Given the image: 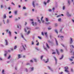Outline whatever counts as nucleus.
I'll list each match as a JSON object with an SVG mask.
<instances>
[{
	"label": "nucleus",
	"instance_id": "1",
	"mask_svg": "<svg viewBox=\"0 0 74 74\" xmlns=\"http://www.w3.org/2000/svg\"><path fill=\"white\" fill-rule=\"evenodd\" d=\"M22 47H23V49L24 50V52H25L26 51V45H25L24 46L23 45H22Z\"/></svg>",
	"mask_w": 74,
	"mask_h": 74
},
{
	"label": "nucleus",
	"instance_id": "2",
	"mask_svg": "<svg viewBox=\"0 0 74 74\" xmlns=\"http://www.w3.org/2000/svg\"><path fill=\"white\" fill-rule=\"evenodd\" d=\"M31 23L32 24L33 26H37V23L36 22L34 23V22L33 21Z\"/></svg>",
	"mask_w": 74,
	"mask_h": 74
},
{
	"label": "nucleus",
	"instance_id": "3",
	"mask_svg": "<svg viewBox=\"0 0 74 74\" xmlns=\"http://www.w3.org/2000/svg\"><path fill=\"white\" fill-rule=\"evenodd\" d=\"M64 69H65V72H66V73H69V71L67 70V69H68V67L66 66L64 67Z\"/></svg>",
	"mask_w": 74,
	"mask_h": 74
},
{
	"label": "nucleus",
	"instance_id": "4",
	"mask_svg": "<svg viewBox=\"0 0 74 74\" xmlns=\"http://www.w3.org/2000/svg\"><path fill=\"white\" fill-rule=\"evenodd\" d=\"M29 70L30 71H34V67H30L29 68Z\"/></svg>",
	"mask_w": 74,
	"mask_h": 74
},
{
	"label": "nucleus",
	"instance_id": "5",
	"mask_svg": "<svg viewBox=\"0 0 74 74\" xmlns=\"http://www.w3.org/2000/svg\"><path fill=\"white\" fill-rule=\"evenodd\" d=\"M48 67L49 69L50 70L51 72H53V69H52L51 68L50 66H48Z\"/></svg>",
	"mask_w": 74,
	"mask_h": 74
},
{
	"label": "nucleus",
	"instance_id": "6",
	"mask_svg": "<svg viewBox=\"0 0 74 74\" xmlns=\"http://www.w3.org/2000/svg\"><path fill=\"white\" fill-rule=\"evenodd\" d=\"M21 35V37H22V38H23L24 40H25V41H27V40H26L25 39V38L24 37V36H23L22 35V33H21L20 34Z\"/></svg>",
	"mask_w": 74,
	"mask_h": 74
},
{
	"label": "nucleus",
	"instance_id": "7",
	"mask_svg": "<svg viewBox=\"0 0 74 74\" xmlns=\"http://www.w3.org/2000/svg\"><path fill=\"white\" fill-rule=\"evenodd\" d=\"M72 42H73V38H71L70 44H71Z\"/></svg>",
	"mask_w": 74,
	"mask_h": 74
},
{
	"label": "nucleus",
	"instance_id": "8",
	"mask_svg": "<svg viewBox=\"0 0 74 74\" xmlns=\"http://www.w3.org/2000/svg\"><path fill=\"white\" fill-rule=\"evenodd\" d=\"M55 40L56 41V45H58V41L57 40L56 38H55Z\"/></svg>",
	"mask_w": 74,
	"mask_h": 74
},
{
	"label": "nucleus",
	"instance_id": "9",
	"mask_svg": "<svg viewBox=\"0 0 74 74\" xmlns=\"http://www.w3.org/2000/svg\"><path fill=\"white\" fill-rule=\"evenodd\" d=\"M55 60V64H57V59H56V58L55 57H53Z\"/></svg>",
	"mask_w": 74,
	"mask_h": 74
},
{
	"label": "nucleus",
	"instance_id": "10",
	"mask_svg": "<svg viewBox=\"0 0 74 74\" xmlns=\"http://www.w3.org/2000/svg\"><path fill=\"white\" fill-rule=\"evenodd\" d=\"M17 27L18 29H21V25H17Z\"/></svg>",
	"mask_w": 74,
	"mask_h": 74
},
{
	"label": "nucleus",
	"instance_id": "11",
	"mask_svg": "<svg viewBox=\"0 0 74 74\" xmlns=\"http://www.w3.org/2000/svg\"><path fill=\"white\" fill-rule=\"evenodd\" d=\"M9 35L10 37H11V32L10 31H9L8 32Z\"/></svg>",
	"mask_w": 74,
	"mask_h": 74
},
{
	"label": "nucleus",
	"instance_id": "12",
	"mask_svg": "<svg viewBox=\"0 0 74 74\" xmlns=\"http://www.w3.org/2000/svg\"><path fill=\"white\" fill-rule=\"evenodd\" d=\"M67 15L69 17H70V16H71V15L69 14V12H67Z\"/></svg>",
	"mask_w": 74,
	"mask_h": 74
},
{
	"label": "nucleus",
	"instance_id": "13",
	"mask_svg": "<svg viewBox=\"0 0 74 74\" xmlns=\"http://www.w3.org/2000/svg\"><path fill=\"white\" fill-rule=\"evenodd\" d=\"M5 42H6V43L5 44V45H8V42H7V40H5Z\"/></svg>",
	"mask_w": 74,
	"mask_h": 74
},
{
	"label": "nucleus",
	"instance_id": "14",
	"mask_svg": "<svg viewBox=\"0 0 74 74\" xmlns=\"http://www.w3.org/2000/svg\"><path fill=\"white\" fill-rule=\"evenodd\" d=\"M64 57V56H63V55H62L61 58H59L60 60H62V59H63V58Z\"/></svg>",
	"mask_w": 74,
	"mask_h": 74
},
{
	"label": "nucleus",
	"instance_id": "15",
	"mask_svg": "<svg viewBox=\"0 0 74 74\" xmlns=\"http://www.w3.org/2000/svg\"><path fill=\"white\" fill-rule=\"evenodd\" d=\"M48 62H49V59L47 58V61H45V62L46 63H48Z\"/></svg>",
	"mask_w": 74,
	"mask_h": 74
},
{
	"label": "nucleus",
	"instance_id": "16",
	"mask_svg": "<svg viewBox=\"0 0 74 74\" xmlns=\"http://www.w3.org/2000/svg\"><path fill=\"white\" fill-rule=\"evenodd\" d=\"M3 18L4 19H5L6 18H7V16H6V14H4L3 15Z\"/></svg>",
	"mask_w": 74,
	"mask_h": 74
},
{
	"label": "nucleus",
	"instance_id": "17",
	"mask_svg": "<svg viewBox=\"0 0 74 74\" xmlns=\"http://www.w3.org/2000/svg\"><path fill=\"white\" fill-rule=\"evenodd\" d=\"M46 46L47 48L49 49V45H48V43H46Z\"/></svg>",
	"mask_w": 74,
	"mask_h": 74
},
{
	"label": "nucleus",
	"instance_id": "18",
	"mask_svg": "<svg viewBox=\"0 0 74 74\" xmlns=\"http://www.w3.org/2000/svg\"><path fill=\"white\" fill-rule=\"evenodd\" d=\"M54 31H55V32L57 34H58V30H57V29L54 30Z\"/></svg>",
	"mask_w": 74,
	"mask_h": 74
},
{
	"label": "nucleus",
	"instance_id": "19",
	"mask_svg": "<svg viewBox=\"0 0 74 74\" xmlns=\"http://www.w3.org/2000/svg\"><path fill=\"white\" fill-rule=\"evenodd\" d=\"M48 42H49V43H50V44H51V45L52 44H53V43H52V42H51L49 40H48Z\"/></svg>",
	"mask_w": 74,
	"mask_h": 74
},
{
	"label": "nucleus",
	"instance_id": "20",
	"mask_svg": "<svg viewBox=\"0 0 74 74\" xmlns=\"http://www.w3.org/2000/svg\"><path fill=\"white\" fill-rule=\"evenodd\" d=\"M18 56L19 59V58H21V54H18Z\"/></svg>",
	"mask_w": 74,
	"mask_h": 74
},
{
	"label": "nucleus",
	"instance_id": "21",
	"mask_svg": "<svg viewBox=\"0 0 74 74\" xmlns=\"http://www.w3.org/2000/svg\"><path fill=\"white\" fill-rule=\"evenodd\" d=\"M50 23H51L50 22H48V23L46 22L45 23V25H49V24H50Z\"/></svg>",
	"mask_w": 74,
	"mask_h": 74
},
{
	"label": "nucleus",
	"instance_id": "22",
	"mask_svg": "<svg viewBox=\"0 0 74 74\" xmlns=\"http://www.w3.org/2000/svg\"><path fill=\"white\" fill-rule=\"evenodd\" d=\"M56 51H57V54L58 55H59V51H58V50L57 49L56 50Z\"/></svg>",
	"mask_w": 74,
	"mask_h": 74
},
{
	"label": "nucleus",
	"instance_id": "23",
	"mask_svg": "<svg viewBox=\"0 0 74 74\" xmlns=\"http://www.w3.org/2000/svg\"><path fill=\"white\" fill-rule=\"evenodd\" d=\"M68 3L69 4V5H70V0H68Z\"/></svg>",
	"mask_w": 74,
	"mask_h": 74
},
{
	"label": "nucleus",
	"instance_id": "24",
	"mask_svg": "<svg viewBox=\"0 0 74 74\" xmlns=\"http://www.w3.org/2000/svg\"><path fill=\"white\" fill-rule=\"evenodd\" d=\"M32 5L34 7H35V5L34 4V2L33 1V2Z\"/></svg>",
	"mask_w": 74,
	"mask_h": 74
},
{
	"label": "nucleus",
	"instance_id": "25",
	"mask_svg": "<svg viewBox=\"0 0 74 74\" xmlns=\"http://www.w3.org/2000/svg\"><path fill=\"white\" fill-rule=\"evenodd\" d=\"M6 22L7 23H9L10 22V20L8 19L7 20V21Z\"/></svg>",
	"mask_w": 74,
	"mask_h": 74
},
{
	"label": "nucleus",
	"instance_id": "26",
	"mask_svg": "<svg viewBox=\"0 0 74 74\" xmlns=\"http://www.w3.org/2000/svg\"><path fill=\"white\" fill-rule=\"evenodd\" d=\"M43 48L44 49H45L46 51H48V50H47V47H45L43 46Z\"/></svg>",
	"mask_w": 74,
	"mask_h": 74
},
{
	"label": "nucleus",
	"instance_id": "27",
	"mask_svg": "<svg viewBox=\"0 0 74 74\" xmlns=\"http://www.w3.org/2000/svg\"><path fill=\"white\" fill-rule=\"evenodd\" d=\"M0 47H4V46L3 44H0Z\"/></svg>",
	"mask_w": 74,
	"mask_h": 74
},
{
	"label": "nucleus",
	"instance_id": "28",
	"mask_svg": "<svg viewBox=\"0 0 74 74\" xmlns=\"http://www.w3.org/2000/svg\"><path fill=\"white\" fill-rule=\"evenodd\" d=\"M43 57H44V56L43 55H42L41 56L40 59L41 60H42V58H43Z\"/></svg>",
	"mask_w": 74,
	"mask_h": 74
},
{
	"label": "nucleus",
	"instance_id": "29",
	"mask_svg": "<svg viewBox=\"0 0 74 74\" xmlns=\"http://www.w3.org/2000/svg\"><path fill=\"white\" fill-rule=\"evenodd\" d=\"M34 60L35 62H37V60L36 58H34Z\"/></svg>",
	"mask_w": 74,
	"mask_h": 74
},
{
	"label": "nucleus",
	"instance_id": "30",
	"mask_svg": "<svg viewBox=\"0 0 74 74\" xmlns=\"http://www.w3.org/2000/svg\"><path fill=\"white\" fill-rule=\"evenodd\" d=\"M26 28L27 30H30V29H31V28H30V27H27Z\"/></svg>",
	"mask_w": 74,
	"mask_h": 74
},
{
	"label": "nucleus",
	"instance_id": "31",
	"mask_svg": "<svg viewBox=\"0 0 74 74\" xmlns=\"http://www.w3.org/2000/svg\"><path fill=\"white\" fill-rule=\"evenodd\" d=\"M17 12H18V11H16L14 12V14L15 15H16L17 14Z\"/></svg>",
	"mask_w": 74,
	"mask_h": 74
},
{
	"label": "nucleus",
	"instance_id": "32",
	"mask_svg": "<svg viewBox=\"0 0 74 74\" xmlns=\"http://www.w3.org/2000/svg\"><path fill=\"white\" fill-rule=\"evenodd\" d=\"M70 47H72V48H74V46L73 45H70Z\"/></svg>",
	"mask_w": 74,
	"mask_h": 74
},
{
	"label": "nucleus",
	"instance_id": "33",
	"mask_svg": "<svg viewBox=\"0 0 74 74\" xmlns=\"http://www.w3.org/2000/svg\"><path fill=\"white\" fill-rule=\"evenodd\" d=\"M30 33V31H29L27 33V34H29Z\"/></svg>",
	"mask_w": 74,
	"mask_h": 74
},
{
	"label": "nucleus",
	"instance_id": "34",
	"mask_svg": "<svg viewBox=\"0 0 74 74\" xmlns=\"http://www.w3.org/2000/svg\"><path fill=\"white\" fill-rule=\"evenodd\" d=\"M35 49H36L37 51H39V50H40V49H38V48L37 47H35Z\"/></svg>",
	"mask_w": 74,
	"mask_h": 74
},
{
	"label": "nucleus",
	"instance_id": "35",
	"mask_svg": "<svg viewBox=\"0 0 74 74\" xmlns=\"http://www.w3.org/2000/svg\"><path fill=\"white\" fill-rule=\"evenodd\" d=\"M45 20L46 22H48V18H46Z\"/></svg>",
	"mask_w": 74,
	"mask_h": 74
},
{
	"label": "nucleus",
	"instance_id": "36",
	"mask_svg": "<svg viewBox=\"0 0 74 74\" xmlns=\"http://www.w3.org/2000/svg\"><path fill=\"white\" fill-rule=\"evenodd\" d=\"M23 10H26V8L25 6H23Z\"/></svg>",
	"mask_w": 74,
	"mask_h": 74
},
{
	"label": "nucleus",
	"instance_id": "37",
	"mask_svg": "<svg viewBox=\"0 0 74 74\" xmlns=\"http://www.w3.org/2000/svg\"><path fill=\"white\" fill-rule=\"evenodd\" d=\"M62 9L63 10H64L65 9V6H63L62 8Z\"/></svg>",
	"mask_w": 74,
	"mask_h": 74
},
{
	"label": "nucleus",
	"instance_id": "38",
	"mask_svg": "<svg viewBox=\"0 0 74 74\" xmlns=\"http://www.w3.org/2000/svg\"><path fill=\"white\" fill-rule=\"evenodd\" d=\"M10 58H11V56L10 55H9V56L8 58V59H10Z\"/></svg>",
	"mask_w": 74,
	"mask_h": 74
},
{
	"label": "nucleus",
	"instance_id": "39",
	"mask_svg": "<svg viewBox=\"0 0 74 74\" xmlns=\"http://www.w3.org/2000/svg\"><path fill=\"white\" fill-rule=\"evenodd\" d=\"M17 48V46H15L14 48V49H16Z\"/></svg>",
	"mask_w": 74,
	"mask_h": 74
},
{
	"label": "nucleus",
	"instance_id": "40",
	"mask_svg": "<svg viewBox=\"0 0 74 74\" xmlns=\"http://www.w3.org/2000/svg\"><path fill=\"white\" fill-rule=\"evenodd\" d=\"M25 71H26V72L27 73L28 71V70L27 69V68L25 69Z\"/></svg>",
	"mask_w": 74,
	"mask_h": 74
},
{
	"label": "nucleus",
	"instance_id": "41",
	"mask_svg": "<svg viewBox=\"0 0 74 74\" xmlns=\"http://www.w3.org/2000/svg\"><path fill=\"white\" fill-rule=\"evenodd\" d=\"M50 2V0H47V3H49Z\"/></svg>",
	"mask_w": 74,
	"mask_h": 74
},
{
	"label": "nucleus",
	"instance_id": "42",
	"mask_svg": "<svg viewBox=\"0 0 74 74\" xmlns=\"http://www.w3.org/2000/svg\"><path fill=\"white\" fill-rule=\"evenodd\" d=\"M61 20H62V19L61 18H60L58 19V21H59V22H60V21H61Z\"/></svg>",
	"mask_w": 74,
	"mask_h": 74
},
{
	"label": "nucleus",
	"instance_id": "43",
	"mask_svg": "<svg viewBox=\"0 0 74 74\" xmlns=\"http://www.w3.org/2000/svg\"><path fill=\"white\" fill-rule=\"evenodd\" d=\"M2 74L4 73V69H3L2 70Z\"/></svg>",
	"mask_w": 74,
	"mask_h": 74
},
{
	"label": "nucleus",
	"instance_id": "44",
	"mask_svg": "<svg viewBox=\"0 0 74 74\" xmlns=\"http://www.w3.org/2000/svg\"><path fill=\"white\" fill-rule=\"evenodd\" d=\"M61 45H62V47H65V46H64V45L63 44H61Z\"/></svg>",
	"mask_w": 74,
	"mask_h": 74
},
{
	"label": "nucleus",
	"instance_id": "45",
	"mask_svg": "<svg viewBox=\"0 0 74 74\" xmlns=\"http://www.w3.org/2000/svg\"><path fill=\"white\" fill-rule=\"evenodd\" d=\"M60 32L62 33V28H61V29L60 30Z\"/></svg>",
	"mask_w": 74,
	"mask_h": 74
},
{
	"label": "nucleus",
	"instance_id": "46",
	"mask_svg": "<svg viewBox=\"0 0 74 74\" xmlns=\"http://www.w3.org/2000/svg\"><path fill=\"white\" fill-rule=\"evenodd\" d=\"M73 49L71 50V53H73Z\"/></svg>",
	"mask_w": 74,
	"mask_h": 74
},
{
	"label": "nucleus",
	"instance_id": "47",
	"mask_svg": "<svg viewBox=\"0 0 74 74\" xmlns=\"http://www.w3.org/2000/svg\"><path fill=\"white\" fill-rule=\"evenodd\" d=\"M12 15L11 16H9V18H12Z\"/></svg>",
	"mask_w": 74,
	"mask_h": 74
},
{
	"label": "nucleus",
	"instance_id": "48",
	"mask_svg": "<svg viewBox=\"0 0 74 74\" xmlns=\"http://www.w3.org/2000/svg\"><path fill=\"white\" fill-rule=\"evenodd\" d=\"M7 54L6 53H5L4 54V56L5 57H6V56H7Z\"/></svg>",
	"mask_w": 74,
	"mask_h": 74
},
{
	"label": "nucleus",
	"instance_id": "49",
	"mask_svg": "<svg viewBox=\"0 0 74 74\" xmlns=\"http://www.w3.org/2000/svg\"><path fill=\"white\" fill-rule=\"evenodd\" d=\"M15 21H18V19L16 18L15 19Z\"/></svg>",
	"mask_w": 74,
	"mask_h": 74
},
{
	"label": "nucleus",
	"instance_id": "50",
	"mask_svg": "<svg viewBox=\"0 0 74 74\" xmlns=\"http://www.w3.org/2000/svg\"><path fill=\"white\" fill-rule=\"evenodd\" d=\"M30 62L31 63H33V60H30Z\"/></svg>",
	"mask_w": 74,
	"mask_h": 74
},
{
	"label": "nucleus",
	"instance_id": "51",
	"mask_svg": "<svg viewBox=\"0 0 74 74\" xmlns=\"http://www.w3.org/2000/svg\"><path fill=\"white\" fill-rule=\"evenodd\" d=\"M48 11H49V12H51V11H52V10L51 9H49L48 10Z\"/></svg>",
	"mask_w": 74,
	"mask_h": 74
},
{
	"label": "nucleus",
	"instance_id": "52",
	"mask_svg": "<svg viewBox=\"0 0 74 74\" xmlns=\"http://www.w3.org/2000/svg\"><path fill=\"white\" fill-rule=\"evenodd\" d=\"M42 36H44V34L43 32H42Z\"/></svg>",
	"mask_w": 74,
	"mask_h": 74
},
{
	"label": "nucleus",
	"instance_id": "53",
	"mask_svg": "<svg viewBox=\"0 0 74 74\" xmlns=\"http://www.w3.org/2000/svg\"><path fill=\"white\" fill-rule=\"evenodd\" d=\"M36 45L38 46V45H39V42H38L36 44Z\"/></svg>",
	"mask_w": 74,
	"mask_h": 74
},
{
	"label": "nucleus",
	"instance_id": "54",
	"mask_svg": "<svg viewBox=\"0 0 74 74\" xmlns=\"http://www.w3.org/2000/svg\"><path fill=\"white\" fill-rule=\"evenodd\" d=\"M38 22H39L40 23H41V21H40V20L39 19L38 20Z\"/></svg>",
	"mask_w": 74,
	"mask_h": 74
},
{
	"label": "nucleus",
	"instance_id": "55",
	"mask_svg": "<svg viewBox=\"0 0 74 74\" xmlns=\"http://www.w3.org/2000/svg\"><path fill=\"white\" fill-rule=\"evenodd\" d=\"M45 36H46V35H48L47 34V32H45Z\"/></svg>",
	"mask_w": 74,
	"mask_h": 74
},
{
	"label": "nucleus",
	"instance_id": "56",
	"mask_svg": "<svg viewBox=\"0 0 74 74\" xmlns=\"http://www.w3.org/2000/svg\"><path fill=\"white\" fill-rule=\"evenodd\" d=\"M24 31H25V32H27V30H26V28H24Z\"/></svg>",
	"mask_w": 74,
	"mask_h": 74
},
{
	"label": "nucleus",
	"instance_id": "57",
	"mask_svg": "<svg viewBox=\"0 0 74 74\" xmlns=\"http://www.w3.org/2000/svg\"><path fill=\"white\" fill-rule=\"evenodd\" d=\"M38 38H39V39H41V37H40L39 36H38Z\"/></svg>",
	"mask_w": 74,
	"mask_h": 74
},
{
	"label": "nucleus",
	"instance_id": "58",
	"mask_svg": "<svg viewBox=\"0 0 74 74\" xmlns=\"http://www.w3.org/2000/svg\"><path fill=\"white\" fill-rule=\"evenodd\" d=\"M5 53H8L7 51H5Z\"/></svg>",
	"mask_w": 74,
	"mask_h": 74
},
{
	"label": "nucleus",
	"instance_id": "59",
	"mask_svg": "<svg viewBox=\"0 0 74 74\" xmlns=\"http://www.w3.org/2000/svg\"><path fill=\"white\" fill-rule=\"evenodd\" d=\"M44 4L45 5H47V3L45 2H44Z\"/></svg>",
	"mask_w": 74,
	"mask_h": 74
},
{
	"label": "nucleus",
	"instance_id": "60",
	"mask_svg": "<svg viewBox=\"0 0 74 74\" xmlns=\"http://www.w3.org/2000/svg\"><path fill=\"white\" fill-rule=\"evenodd\" d=\"M51 28H50V27H48V30H51Z\"/></svg>",
	"mask_w": 74,
	"mask_h": 74
},
{
	"label": "nucleus",
	"instance_id": "61",
	"mask_svg": "<svg viewBox=\"0 0 74 74\" xmlns=\"http://www.w3.org/2000/svg\"><path fill=\"white\" fill-rule=\"evenodd\" d=\"M32 42V45H34V42L33 41Z\"/></svg>",
	"mask_w": 74,
	"mask_h": 74
},
{
	"label": "nucleus",
	"instance_id": "62",
	"mask_svg": "<svg viewBox=\"0 0 74 74\" xmlns=\"http://www.w3.org/2000/svg\"><path fill=\"white\" fill-rule=\"evenodd\" d=\"M6 32L7 33H8V29H6Z\"/></svg>",
	"mask_w": 74,
	"mask_h": 74
},
{
	"label": "nucleus",
	"instance_id": "63",
	"mask_svg": "<svg viewBox=\"0 0 74 74\" xmlns=\"http://www.w3.org/2000/svg\"><path fill=\"white\" fill-rule=\"evenodd\" d=\"M26 65H30V63H27L26 64Z\"/></svg>",
	"mask_w": 74,
	"mask_h": 74
},
{
	"label": "nucleus",
	"instance_id": "64",
	"mask_svg": "<svg viewBox=\"0 0 74 74\" xmlns=\"http://www.w3.org/2000/svg\"><path fill=\"white\" fill-rule=\"evenodd\" d=\"M56 53L55 52H53L52 53V54H55Z\"/></svg>",
	"mask_w": 74,
	"mask_h": 74
}]
</instances>
